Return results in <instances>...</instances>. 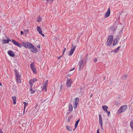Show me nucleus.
<instances>
[{
  "label": "nucleus",
  "instance_id": "20",
  "mask_svg": "<svg viewBox=\"0 0 133 133\" xmlns=\"http://www.w3.org/2000/svg\"><path fill=\"white\" fill-rule=\"evenodd\" d=\"M69 110L70 112H71L72 110L73 107L72 105L71 104H70L69 105Z\"/></svg>",
  "mask_w": 133,
  "mask_h": 133
},
{
  "label": "nucleus",
  "instance_id": "24",
  "mask_svg": "<svg viewBox=\"0 0 133 133\" xmlns=\"http://www.w3.org/2000/svg\"><path fill=\"white\" fill-rule=\"evenodd\" d=\"M120 48V47L119 46L116 49H115L114 50V52H117V51L119 50Z\"/></svg>",
  "mask_w": 133,
  "mask_h": 133
},
{
  "label": "nucleus",
  "instance_id": "18",
  "mask_svg": "<svg viewBox=\"0 0 133 133\" xmlns=\"http://www.w3.org/2000/svg\"><path fill=\"white\" fill-rule=\"evenodd\" d=\"M65 127L66 129L69 131H71L72 130V129L69 126L67 125L65 126Z\"/></svg>",
  "mask_w": 133,
  "mask_h": 133
},
{
  "label": "nucleus",
  "instance_id": "42",
  "mask_svg": "<svg viewBox=\"0 0 133 133\" xmlns=\"http://www.w3.org/2000/svg\"><path fill=\"white\" fill-rule=\"evenodd\" d=\"M99 129H98L97 130V133H100L99 132Z\"/></svg>",
  "mask_w": 133,
  "mask_h": 133
},
{
  "label": "nucleus",
  "instance_id": "11",
  "mask_svg": "<svg viewBox=\"0 0 133 133\" xmlns=\"http://www.w3.org/2000/svg\"><path fill=\"white\" fill-rule=\"evenodd\" d=\"M15 72V74L16 76V78H20V75L19 74V72L17 70L15 69L14 70Z\"/></svg>",
  "mask_w": 133,
  "mask_h": 133
},
{
  "label": "nucleus",
  "instance_id": "40",
  "mask_svg": "<svg viewBox=\"0 0 133 133\" xmlns=\"http://www.w3.org/2000/svg\"><path fill=\"white\" fill-rule=\"evenodd\" d=\"M40 34H41L43 37H44L45 36L42 33Z\"/></svg>",
  "mask_w": 133,
  "mask_h": 133
},
{
  "label": "nucleus",
  "instance_id": "15",
  "mask_svg": "<svg viewBox=\"0 0 133 133\" xmlns=\"http://www.w3.org/2000/svg\"><path fill=\"white\" fill-rule=\"evenodd\" d=\"M8 53L9 55L11 56L14 57L15 55L14 53L11 51H9L8 52Z\"/></svg>",
  "mask_w": 133,
  "mask_h": 133
},
{
  "label": "nucleus",
  "instance_id": "5",
  "mask_svg": "<svg viewBox=\"0 0 133 133\" xmlns=\"http://www.w3.org/2000/svg\"><path fill=\"white\" fill-rule=\"evenodd\" d=\"M72 82V80L67 78L66 83V86L68 87H70Z\"/></svg>",
  "mask_w": 133,
  "mask_h": 133
},
{
  "label": "nucleus",
  "instance_id": "25",
  "mask_svg": "<svg viewBox=\"0 0 133 133\" xmlns=\"http://www.w3.org/2000/svg\"><path fill=\"white\" fill-rule=\"evenodd\" d=\"M33 83H34V82L32 81V80L31 79L30 81L29 82V84H30V87H32V85H33Z\"/></svg>",
  "mask_w": 133,
  "mask_h": 133
},
{
  "label": "nucleus",
  "instance_id": "44",
  "mask_svg": "<svg viewBox=\"0 0 133 133\" xmlns=\"http://www.w3.org/2000/svg\"><path fill=\"white\" fill-rule=\"evenodd\" d=\"M74 68H73L72 69H71L70 70V71H72L74 70Z\"/></svg>",
  "mask_w": 133,
  "mask_h": 133
},
{
  "label": "nucleus",
  "instance_id": "43",
  "mask_svg": "<svg viewBox=\"0 0 133 133\" xmlns=\"http://www.w3.org/2000/svg\"><path fill=\"white\" fill-rule=\"evenodd\" d=\"M0 133H3L1 129H0Z\"/></svg>",
  "mask_w": 133,
  "mask_h": 133
},
{
  "label": "nucleus",
  "instance_id": "6",
  "mask_svg": "<svg viewBox=\"0 0 133 133\" xmlns=\"http://www.w3.org/2000/svg\"><path fill=\"white\" fill-rule=\"evenodd\" d=\"M75 48L76 46L72 45V46L70 50L69 51V53L68 54V55L70 56L72 55L73 54Z\"/></svg>",
  "mask_w": 133,
  "mask_h": 133
},
{
  "label": "nucleus",
  "instance_id": "46",
  "mask_svg": "<svg viewBox=\"0 0 133 133\" xmlns=\"http://www.w3.org/2000/svg\"><path fill=\"white\" fill-rule=\"evenodd\" d=\"M37 47L39 48H40V46L39 45L37 46Z\"/></svg>",
  "mask_w": 133,
  "mask_h": 133
},
{
  "label": "nucleus",
  "instance_id": "22",
  "mask_svg": "<svg viewBox=\"0 0 133 133\" xmlns=\"http://www.w3.org/2000/svg\"><path fill=\"white\" fill-rule=\"evenodd\" d=\"M30 91H31V94H34L35 92V90H33L32 89V87H30Z\"/></svg>",
  "mask_w": 133,
  "mask_h": 133
},
{
  "label": "nucleus",
  "instance_id": "7",
  "mask_svg": "<svg viewBox=\"0 0 133 133\" xmlns=\"http://www.w3.org/2000/svg\"><path fill=\"white\" fill-rule=\"evenodd\" d=\"M11 41L12 42L20 48H21L22 47V45L21 44L16 41L14 39H12L11 40Z\"/></svg>",
  "mask_w": 133,
  "mask_h": 133
},
{
  "label": "nucleus",
  "instance_id": "17",
  "mask_svg": "<svg viewBox=\"0 0 133 133\" xmlns=\"http://www.w3.org/2000/svg\"><path fill=\"white\" fill-rule=\"evenodd\" d=\"M37 30L39 34H41L42 32L41 27L39 26H37Z\"/></svg>",
  "mask_w": 133,
  "mask_h": 133
},
{
  "label": "nucleus",
  "instance_id": "37",
  "mask_svg": "<svg viewBox=\"0 0 133 133\" xmlns=\"http://www.w3.org/2000/svg\"><path fill=\"white\" fill-rule=\"evenodd\" d=\"M66 48H64L63 50V54H64V52L66 51Z\"/></svg>",
  "mask_w": 133,
  "mask_h": 133
},
{
  "label": "nucleus",
  "instance_id": "8",
  "mask_svg": "<svg viewBox=\"0 0 133 133\" xmlns=\"http://www.w3.org/2000/svg\"><path fill=\"white\" fill-rule=\"evenodd\" d=\"M48 82V80H46L45 82L43 84V86L42 87V90L45 92H46L47 89L46 88L47 84Z\"/></svg>",
  "mask_w": 133,
  "mask_h": 133
},
{
  "label": "nucleus",
  "instance_id": "4",
  "mask_svg": "<svg viewBox=\"0 0 133 133\" xmlns=\"http://www.w3.org/2000/svg\"><path fill=\"white\" fill-rule=\"evenodd\" d=\"M79 70L80 71L83 68L84 66L83 64V60H81L78 63Z\"/></svg>",
  "mask_w": 133,
  "mask_h": 133
},
{
  "label": "nucleus",
  "instance_id": "31",
  "mask_svg": "<svg viewBox=\"0 0 133 133\" xmlns=\"http://www.w3.org/2000/svg\"><path fill=\"white\" fill-rule=\"evenodd\" d=\"M23 103L24 104V108H25V107L27 106L28 104V103H26L25 102H23Z\"/></svg>",
  "mask_w": 133,
  "mask_h": 133
},
{
  "label": "nucleus",
  "instance_id": "38",
  "mask_svg": "<svg viewBox=\"0 0 133 133\" xmlns=\"http://www.w3.org/2000/svg\"><path fill=\"white\" fill-rule=\"evenodd\" d=\"M99 124L101 125V128L103 129V125H102L103 123H100Z\"/></svg>",
  "mask_w": 133,
  "mask_h": 133
},
{
  "label": "nucleus",
  "instance_id": "45",
  "mask_svg": "<svg viewBox=\"0 0 133 133\" xmlns=\"http://www.w3.org/2000/svg\"><path fill=\"white\" fill-rule=\"evenodd\" d=\"M21 35L23 34V31H21Z\"/></svg>",
  "mask_w": 133,
  "mask_h": 133
},
{
  "label": "nucleus",
  "instance_id": "41",
  "mask_svg": "<svg viewBox=\"0 0 133 133\" xmlns=\"http://www.w3.org/2000/svg\"><path fill=\"white\" fill-rule=\"evenodd\" d=\"M62 56H61L58 57V59H60L62 57Z\"/></svg>",
  "mask_w": 133,
  "mask_h": 133
},
{
  "label": "nucleus",
  "instance_id": "16",
  "mask_svg": "<svg viewBox=\"0 0 133 133\" xmlns=\"http://www.w3.org/2000/svg\"><path fill=\"white\" fill-rule=\"evenodd\" d=\"M99 124L102 123V117L101 115L99 114Z\"/></svg>",
  "mask_w": 133,
  "mask_h": 133
},
{
  "label": "nucleus",
  "instance_id": "47",
  "mask_svg": "<svg viewBox=\"0 0 133 133\" xmlns=\"http://www.w3.org/2000/svg\"><path fill=\"white\" fill-rule=\"evenodd\" d=\"M92 94H91V95L90 96V97H92Z\"/></svg>",
  "mask_w": 133,
  "mask_h": 133
},
{
  "label": "nucleus",
  "instance_id": "26",
  "mask_svg": "<svg viewBox=\"0 0 133 133\" xmlns=\"http://www.w3.org/2000/svg\"><path fill=\"white\" fill-rule=\"evenodd\" d=\"M130 126L131 129L133 130V122H131L130 123Z\"/></svg>",
  "mask_w": 133,
  "mask_h": 133
},
{
  "label": "nucleus",
  "instance_id": "14",
  "mask_svg": "<svg viewBox=\"0 0 133 133\" xmlns=\"http://www.w3.org/2000/svg\"><path fill=\"white\" fill-rule=\"evenodd\" d=\"M12 98L13 100V103L14 105L16 104V96H13L12 97Z\"/></svg>",
  "mask_w": 133,
  "mask_h": 133
},
{
  "label": "nucleus",
  "instance_id": "36",
  "mask_svg": "<svg viewBox=\"0 0 133 133\" xmlns=\"http://www.w3.org/2000/svg\"><path fill=\"white\" fill-rule=\"evenodd\" d=\"M32 81L34 82L35 81H36L37 80V79L36 78H34L33 79H32Z\"/></svg>",
  "mask_w": 133,
  "mask_h": 133
},
{
  "label": "nucleus",
  "instance_id": "3",
  "mask_svg": "<svg viewBox=\"0 0 133 133\" xmlns=\"http://www.w3.org/2000/svg\"><path fill=\"white\" fill-rule=\"evenodd\" d=\"M127 107L126 105H124L121 106L118 110V112L120 113L125 111L127 109Z\"/></svg>",
  "mask_w": 133,
  "mask_h": 133
},
{
  "label": "nucleus",
  "instance_id": "28",
  "mask_svg": "<svg viewBox=\"0 0 133 133\" xmlns=\"http://www.w3.org/2000/svg\"><path fill=\"white\" fill-rule=\"evenodd\" d=\"M30 66L32 69H33L35 68V67L34 66V65L33 64H30Z\"/></svg>",
  "mask_w": 133,
  "mask_h": 133
},
{
  "label": "nucleus",
  "instance_id": "33",
  "mask_svg": "<svg viewBox=\"0 0 133 133\" xmlns=\"http://www.w3.org/2000/svg\"><path fill=\"white\" fill-rule=\"evenodd\" d=\"M116 105H117L119 104V102L117 101H115L114 103Z\"/></svg>",
  "mask_w": 133,
  "mask_h": 133
},
{
  "label": "nucleus",
  "instance_id": "23",
  "mask_svg": "<svg viewBox=\"0 0 133 133\" xmlns=\"http://www.w3.org/2000/svg\"><path fill=\"white\" fill-rule=\"evenodd\" d=\"M17 82L18 83H21V80L20 78H16Z\"/></svg>",
  "mask_w": 133,
  "mask_h": 133
},
{
  "label": "nucleus",
  "instance_id": "30",
  "mask_svg": "<svg viewBox=\"0 0 133 133\" xmlns=\"http://www.w3.org/2000/svg\"><path fill=\"white\" fill-rule=\"evenodd\" d=\"M54 0H47V1L48 2L50 3H52Z\"/></svg>",
  "mask_w": 133,
  "mask_h": 133
},
{
  "label": "nucleus",
  "instance_id": "12",
  "mask_svg": "<svg viewBox=\"0 0 133 133\" xmlns=\"http://www.w3.org/2000/svg\"><path fill=\"white\" fill-rule=\"evenodd\" d=\"M31 51L34 53H36L37 52L38 50L37 48L33 45V47L31 48Z\"/></svg>",
  "mask_w": 133,
  "mask_h": 133
},
{
  "label": "nucleus",
  "instance_id": "13",
  "mask_svg": "<svg viewBox=\"0 0 133 133\" xmlns=\"http://www.w3.org/2000/svg\"><path fill=\"white\" fill-rule=\"evenodd\" d=\"M11 40L10 39H8L7 40L3 39L2 41V43L3 44H5V43H8L9 41H10Z\"/></svg>",
  "mask_w": 133,
  "mask_h": 133
},
{
  "label": "nucleus",
  "instance_id": "39",
  "mask_svg": "<svg viewBox=\"0 0 133 133\" xmlns=\"http://www.w3.org/2000/svg\"><path fill=\"white\" fill-rule=\"evenodd\" d=\"M97 58H95L94 59V61L95 62H97Z\"/></svg>",
  "mask_w": 133,
  "mask_h": 133
},
{
  "label": "nucleus",
  "instance_id": "48",
  "mask_svg": "<svg viewBox=\"0 0 133 133\" xmlns=\"http://www.w3.org/2000/svg\"><path fill=\"white\" fill-rule=\"evenodd\" d=\"M101 130H102L103 131V129H101Z\"/></svg>",
  "mask_w": 133,
  "mask_h": 133
},
{
  "label": "nucleus",
  "instance_id": "35",
  "mask_svg": "<svg viewBox=\"0 0 133 133\" xmlns=\"http://www.w3.org/2000/svg\"><path fill=\"white\" fill-rule=\"evenodd\" d=\"M24 31H26V34H28L29 32V30L28 29L26 30H24Z\"/></svg>",
  "mask_w": 133,
  "mask_h": 133
},
{
  "label": "nucleus",
  "instance_id": "10",
  "mask_svg": "<svg viewBox=\"0 0 133 133\" xmlns=\"http://www.w3.org/2000/svg\"><path fill=\"white\" fill-rule=\"evenodd\" d=\"M110 8H109L107 12H106L104 16L105 18H107L109 17L110 15Z\"/></svg>",
  "mask_w": 133,
  "mask_h": 133
},
{
  "label": "nucleus",
  "instance_id": "1",
  "mask_svg": "<svg viewBox=\"0 0 133 133\" xmlns=\"http://www.w3.org/2000/svg\"><path fill=\"white\" fill-rule=\"evenodd\" d=\"M22 45L24 47L28 49H31L33 47V45L32 44L28 42H23Z\"/></svg>",
  "mask_w": 133,
  "mask_h": 133
},
{
  "label": "nucleus",
  "instance_id": "34",
  "mask_svg": "<svg viewBox=\"0 0 133 133\" xmlns=\"http://www.w3.org/2000/svg\"><path fill=\"white\" fill-rule=\"evenodd\" d=\"M77 104H76L75 103V104L74 106V107L75 109H76V108L77 105Z\"/></svg>",
  "mask_w": 133,
  "mask_h": 133
},
{
  "label": "nucleus",
  "instance_id": "32",
  "mask_svg": "<svg viewBox=\"0 0 133 133\" xmlns=\"http://www.w3.org/2000/svg\"><path fill=\"white\" fill-rule=\"evenodd\" d=\"M41 17H39L37 20V21L38 22H39L41 21Z\"/></svg>",
  "mask_w": 133,
  "mask_h": 133
},
{
  "label": "nucleus",
  "instance_id": "21",
  "mask_svg": "<svg viewBox=\"0 0 133 133\" xmlns=\"http://www.w3.org/2000/svg\"><path fill=\"white\" fill-rule=\"evenodd\" d=\"M79 101V99L78 98H75V103L78 104Z\"/></svg>",
  "mask_w": 133,
  "mask_h": 133
},
{
  "label": "nucleus",
  "instance_id": "29",
  "mask_svg": "<svg viewBox=\"0 0 133 133\" xmlns=\"http://www.w3.org/2000/svg\"><path fill=\"white\" fill-rule=\"evenodd\" d=\"M32 70L33 71V73L34 74H36V69L35 68Z\"/></svg>",
  "mask_w": 133,
  "mask_h": 133
},
{
  "label": "nucleus",
  "instance_id": "27",
  "mask_svg": "<svg viewBox=\"0 0 133 133\" xmlns=\"http://www.w3.org/2000/svg\"><path fill=\"white\" fill-rule=\"evenodd\" d=\"M117 40L116 39H115L114 40V43L113 44V45H115L117 43Z\"/></svg>",
  "mask_w": 133,
  "mask_h": 133
},
{
  "label": "nucleus",
  "instance_id": "19",
  "mask_svg": "<svg viewBox=\"0 0 133 133\" xmlns=\"http://www.w3.org/2000/svg\"><path fill=\"white\" fill-rule=\"evenodd\" d=\"M79 121V119H78L76 122L75 125V129H73V130H74L75 129H76L77 128V125Z\"/></svg>",
  "mask_w": 133,
  "mask_h": 133
},
{
  "label": "nucleus",
  "instance_id": "2",
  "mask_svg": "<svg viewBox=\"0 0 133 133\" xmlns=\"http://www.w3.org/2000/svg\"><path fill=\"white\" fill-rule=\"evenodd\" d=\"M113 39V37L112 35H110L108 36V40L107 42V46H109L111 45Z\"/></svg>",
  "mask_w": 133,
  "mask_h": 133
},
{
  "label": "nucleus",
  "instance_id": "9",
  "mask_svg": "<svg viewBox=\"0 0 133 133\" xmlns=\"http://www.w3.org/2000/svg\"><path fill=\"white\" fill-rule=\"evenodd\" d=\"M102 108L105 111L107 112L108 114V116H109V115L110 114V112L108 111L107 110V109H108V107L105 105H104L102 106Z\"/></svg>",
  "mask_w": 133,
  "mask_h": 133
}]
</instances>
